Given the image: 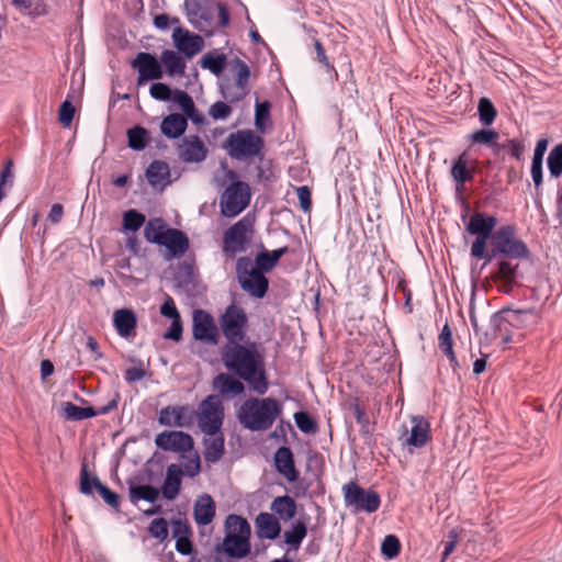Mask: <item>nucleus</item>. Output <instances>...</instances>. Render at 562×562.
<instances>
[{
  "mask_svg": "<svg viewBox=\"0 0 562 562\" xmlns=\"http://www.w3.org/2000/svg\"><path fill=\"white\" fill-rule=\"evenodd\" d=\"M146 178L154 188L164 189L170 183V169L167 162L155 160L147 170Z\"/></svg>",
  "mask_w": 562,
  "mask_h": 562,
  "instance_id": "obj_27",
  "label": "nucleus"
},
{
  "mask_svg": "<svg viewBox=\"0 0 562 562\" xmlns=\"http://www.w3.org/2000/svg\"><path fill=\"white\" fill-rule=\"evenodd\" d=\"M250 198L251 192L247 183L241 181L231 183L220 200L222 215L226 217L237 216L248 206Z\"/></svg>",
  "mask_w": 562,
  "mask_h": 562,
  "instance_id": "obj_9",
  "label": "nucleus"
},
{
  "mask_svg": "<svg viewBox=\"0 0 562 562\" xmlns=\"http://www.w3.org/2000/svg\"><path fill=\"white\" fill-rule=\"evenodd\" d=\"M517 268L518 265H513L507 260H501L498 262L497 270L493 274V280L495 282H501L504 291L507 292L515 280Z\"/></svg>",
  "mask_w": 562,
  "mask_h": 562,
  "instance_id": "obj_35",
  "label": "nucleus"
},
{
  "mask_svg": "<svg viewBox=\"0 0 562 562\" xmlns=\"http://www.w3.org/2000/svg\"><path fill=\"white\" fill-rule=\"evenodd\" d=\"M116 403L112 402L109 406L102 407L97 412L93 407H79L71 402L61 404L63 417L68 420H83L97 416L98 414H106L111 408L115 407Z\"/></svg>",
  "mask_w": 562,
  "mask_h": 562,
  "instance_id": "obj_21",
  "label": "nucleus"
},
{
  "mask_svg": "<svg viewBox=\"0 0 562 562\" xmlns=\"http://www.w3.org/2000/svg\"><path fill=\"white\" fill-rule=\"evenodd\" d=\"M160 314L167 318H180V313L176 306L173 299L169 295L166 296L165 302L160 307Z\"/></svg>",
  "mask_w": 562,
  "mask_h": 562,
  "instance_id": "obj_58",
  "label": "nucleus"
},
{
  "mask_svg": "<svg viewBox=\"0 0 562 562\" xmlns=\"http://www.w3.org/2000/svg\"><path fill=\"white\" fill-rule=\"evenodd\" d=\"M93 490H95L93 479L88 476L87 470L83 468L81 471L80 491L83 494L90 495L93 493Z\"/></svg>",
  "mask_w": 562,
  "mask_h": 562,
  "instance_id": "obj_63",
  "label": "nucleus"
},
{
  "mask_svg": "<svg viewBox=\"0 0 562 562\" xmlns=\"http://www.w3.org/2000/svg\"><path fill=\"white\" fill-rule=\"evenodd\" d=\"M224 418V408L215 395L207 396L199 407V426L205 435H215L220 431Z\"/></svg>",
  "mask_w": 562,
  "mask_h": 562,
  "instance_id": "obj_11",
  "label": "nucleus"
},
{
  "mask_svg": "<svg viewBox=\"0 0 562 562\" xmlns=\"http://www.w3.org/2000/svg\"><path fill=\"white\" fill-rule=\"evenodd\" d=\"M276 468L288 481L293 482L297 479L293 453L288 447H280L274 456Z\"/></svg>",
  "mask_w": 562,
  "mask_h": 562,
  "instance_id": "obj_26",
  "label": "nucleus"
},
{
  "mask_svg": "<svg viewBox=\"0 0 562 562\" xmlns=\"http://www.w3.org/2000/svg\"><path fill=\"white\" fill-rule=\"evenodd\" d=\"M235 68V83L234 86L226 85L222 88V93L225 99L229 101H239L246 97L248 90L247 85L250 78L249 67L241 60L237 59L234 63Z\"/></svg>",
  "mask_w": 562,
  "mask_h": 562,
  "instance_id": "obj_16",
  "label": "nucleus"
},
{
  "mask_svg": "<svg viewBox=\"0 0 562 562\" xmlns=\"http://www.w3.org/2000/svg\"><path fill=\"white\" fill-rule=\"evenodd\" d=\"M159 490L151 485H136L130 488L131 501L136 503L140 499L155 503L158 499Z\"/></svg>",
  "mask_w": 562,
  "mask_h": 562,
  "instance_id": "obj_39",
  "label": "nucleus"
},
{
  "mask_svg": "<svg viewBox=\"0 0 562 562\" xmlns=\"http://www.w3.org/2000/svg\"><path fill=\"white\" fill-rule=\"evenodd\" d=\"M548 140L546 138L539 139L536 144L532 162L542 164L543 156L547 151Z\"/></svg>",
  "mask_w": 562,
  "mask_h": 562,
  "instance_id": "obj_62",
  "label": "nucleus"
},
{
  "mask_svg": "<svg viewBox=\"0 0 562 562\" xmlns=\"http://www.w3.org/2000/svg\"><path fill=\"white\" fill-rule=\"evenodd\" d=\"M251 529L246 518L232 514L225 520V537L218 551L233 559L246 558L251 550Z\"/></svg>",
  "mask_w": 562,
  "mask_h": 562,
  "instance_id": "obj_4",
  "label": "nucleus"
},
{
  "mask_svg": "<svg viewBox=\"0 0 562 562\" xmlns=\"http://www.w3.org/2000/svg\"><path fill=\"white\" fill-rule=\"evenodd\" d=\"M14 182V172H13V162L12 160H8L0 173V188L1 189H11Z\"/></svg>",
  "mask_w": 562,
  "mask_h": 562,
  "instance_id": "obj_57",
  "label": "nucleus"
},
{
  "mask_svg": "<svg viewBox=\"0 0 562 562\" xmlns=\"http://www.w3.org/2000/svg\"><path fill=\"white\" fill-rule=\"evenodd\" d=\"M492 257L502 255L509 259H528L530 251L516 233L514 225H503L492 236Z\"/></svg>",
  "mask_w": 562,
  "mask_h": 562,
  "instance_id": "obj_6",
  "label": "nucleus"
},
{
  "mask_svg": "<svg viewBox=\"0 0 562 562\" xmlns=\"http://www.w3.org/2000/svg\"><path fill=\"white\" fill-rule=\"evenodd\" d=\"M475 172L474 161H470L465 153L461 154L451 168V177L458 186H463L467 181L472 180Z\"/></svg>",
  "mask_w": 562,
  "mask_h": 562,
  "instance_id": "obj_29",
  "label": "nucleus"
},
{
  "mask_svg": "<svg viewBox=\"0 0 562 562\" xmlns=\"http://www.w3.org/2000/svg\"><path fill=\"white\" fill-rule=\"evenodd\" d=\"M172 43L178 52L183 54L188 59L193 58L204 48V40L202 36L181 26L173 29Z\"/></svg>",
  "mask_w": 562,
  "mask_h": 562,
  "instance_id": "obj_15",
  "label": "nucleus"
},
{
  "mask_svg": "<svg viewBox=\"0 0 562 562\" xmlns=\"http://www.w3.org/2000/svg\"><path fill=\"white\" fill-rule=\"evenodd\" d=\"M159 423L169 427H184L190 422L189 408L184 406H167L160 411Z\"/></svg>",
  "mask_w": 562,
  "mask_h": 562,
  "instance_id": "obj_22",
  "label": "nucleus"
},
{
  "mask_svg": "<svg viewBox=\"0 0 562 562\" xmlns=\"http://www.w3.org/2000/svg\"><path fill=\"white\" fill-rule=\"evenodd\" d=\"M155 443L166 451L187 452L193 447L192 438L182 431H164L156 436Z\"/></svg>",
  "mask_w": 562,
  "mask_h": 562,
  "instance_id": "obj_19",
  "label": "nucleus"
},
{
  "mask_svg": "<svg viewBox=\"0 0 562 562\" xmlns=\"http://www.w3.org/2000/svg\"><path fill=\"white\" fill-rule=\"evenodd\" d=\"M170 23H179V20L178 19L170 20L167 14H158L154 19V25L158 30H162V31L167 30L169 27Z\"/></svg>",
  "mask_w": 562,
  "mask_h": 562,
  "instance_id": "obj_64",
  "label": "nucleus"
},
{
  "mask_svg": "<svg viewBox=\"0 0 562 562\" xmlns=\"http://www.w3.org/2000/svg\"><path fill=\"white\" fill-rule=\"evenodd\" d=\"M131 67L137 72V85L159 80L164 76L160 60L153 54L140 52L131 61Z\"/></svg>",
  "mask_w": 562,
  "mask_h": 562,
  "instance_id": "obj_14",
  "label": "nucleus"
},
{
  "mask_svg": "<svg viewBox=\"0 0 562 562\" xmlns=\"http://www.w3.org/2000/svg\"><path fill=\"white\" fill-rule=\"evenodd\" d=\"M438 344L441 351L449 359L453 371H457L459 369V362L453 351L452 333L447 324L442 327L441 333L439 334Z\"/></svg>",
  "mask_w": 562,
  "mask_h": 562,
  "instance_id": "obj_36",
  "label": "nucleus"
},
{
  "mask_svg": "<svg viewBox=\"0 0 562 562\" xmlns=\"http://www.w3.org/2000/svg\"><path fill=\"white\" fill-rule=\"evenodd\" d=\"M192 331L196 340L209 344L217 342V328L214 319L210 313L203 310H195L193 312Z\"/></svg>",
  "mask_w": 562,
  "mask_h": 562,
  "instance_id": "obj_18",
  "label": "nucleus"
},
{
  "mask_svg": "<svg viewBox=\"0 0 562 562\" xmlns=\"http://www.w3.org/2000/svg\"><path fill=\"white\" fill-rule=\"evenodd\" d=\"M213 387L225 398L240 395L245 391L244 384L227 373H220L213 380Z\"/></svg>",
  "mask_w": 562,
  "mask_h": 562,
  "instance_id": "obj_24",
  "label": "nucleus"
},
{
  "mask_svg": "<svg viewBox=\"0 0 562 562\" xmlns=\"http://www.w3.org/2000/svg\"><path fill=\"white\" fill-rule=\"evenodd\" d=\"M144 236L147 241L165 247L168 259L182 257L189 248L187 235L169 227L161 218L149 220L145 225Z\"/></svg>",
  "mask_w": 562,
  "mask_h": 562,
  "instance_id": "obj_3",
  "label": "nucleus"
},
{
  "mask_svg": "<svg viewBox=\"0 0 562 562\" xmlns=\"http://www.w3.org/2000/svg\"><path fill=\"white\" fill-rule=\"evenodd\" d=\"M170 328L164 334V337L166 339H171L175 341H179L182 336V324H181V317L171 319Z\"/></svg>",
  "mask_w": 562,
  "mask_h": 562,
  "instance_id": "obj_60",
  "label": "nucleus"
},
{
  "mask_svg": "<svg viewBox=\"0 0 562 562\" xmlns=\"http://www.w3.org/2000/svg\"><path fill=\"white\" fill-rule=\"evenodd\" d=\"M150 97L158 101H168L173 94L171 89L162 82H155L149 89Z\"/></svg>",
  "mask_w": 562,
  "mask_h": 562,
  "instance_id": "obj_54",
  "label": "nucleus"
},
{
  "mask_svg": "<svg viewBox=\"0 0 562 562\" xmlns=\"http://www.w3.org/2000/svg\"><path fill=\"white\" fill-rule=\"evenodd\" d=\"M398 439L411 453L416 448L425 447L431 439L430 423L424 416H412L411 428H405Z\"/></svg>",
  "mask_w": 562,
  "mask_h": 562,
  "instance_id": "obj_13",
  "label": "nucleus"
},
{
  "mask_svg": "<svg viewBox=\"0 0 562 562\" xmlns=\"http://www.w3.org/2000/svg\"><path fill=\"white\" fill-rule=\"evenodd\" d=\"M173 537L176 538V549L179 553L188 555L192 552V543L188 536V528L181 521L173 522Z\"/></svg>",
  "mask_w": 562,
  "mask_h": 562,
  "instance_id": "obj_37",
  "label": "nucleus"
},
{
  "mask_svg": "<svg viewBox=\"0 0 562 562\" xmlns=\"http://www.w3.org/2000/svg\"><path fill=\"white\" fill-rule=\"evenodd\" d=\"M257 535L261 539H276L281 531L278 519L269 513H260L256 518Z\"/></svg>",
  "mask_w": 562,
  "mask_h": 562,
  "instance_id": "obj_28",
  "label": "nucleus"
},
{
  "mask_svg": "<svg viewBox=\"0 0 562 562\" xmlns=\"http://www.w3.org/2000/svg\"><path fill=\"white\" fill-rule=\"evenodd\" d=\"M294 422H295L297 428L305 434H311L316 430V425H315L314 420L305 412L295 413Z\"/></svg>",
  "mask_w": 562,
  "mask_h": 562,
  "instance_id": "obj_52",
  "label": "nucleus"
},
{
  "mask_svg": "<svg viewBox=\"0 0 562 562\" xmlns=\"http://www.w3.org/2000/svg\"><path fill=\"white\" fill-rule=\"evenodd\" d=\"M193 516L199 526H206L212 522L215 516V503L209 494L198 497L194 503Z\"/></svg>",
  "mask_w": 562,
  "mask_h": 562,
  "instance_id": "obj_25",
  "label": "nucleus"
},
{
  "mask_svg": "<svg viewBox=\"0 0 562 562\" xmlns=\"http://www.w3.org/2000/svg\"><path fill=\"white\" fill-rule=\"evenodd\" d=\"M128 146L134 150H143L148 140V132L142 126H135L127 131Z\"/></svg>",
  "mask_w": 562,
  "mask_h": 562,
  "instance_id": "obj_42",
  "label": "nucleus"
},
{
  "mask_svg": "<svg viewBox=\"0 0 562 562\" xmlns=\"http://www.w3.org/2000/svg\"><path fill=\"white\" fill-rule=\"evenodd\" d=\"M220 326L228 345L245 340L248 329V316L241 306L231 304L220 317Z\"/></svg>",
  "mask_w": 562,
  "mask_h": 562,
  "instance_id": "obj_8",
  "label": "nucleus"
},
{
  "mask_svg": "<svg viewBox=\"0 0 562 562\" xmlns=\"http://www.w3.org/2000/svg\"><path fill=\"white\" fill-rule=\"evenodd\" d=\"M226 65V56L221 55H213V54H206L201 59V66L204 69H209L214 75H220Z\"/></svg>",
  "mask_w": 562,
  "mask_h": 562,
  "instance_id": "obj_44",
  "label": "nucleus"
},
{
  "mask_svg": "<svg viewBox=\"0 0 562 562\" xmlns=\"http://www.w3.org/2000/svg\"><path fill=\"white\" fill-rule=\"evenodd\" d=\"M161 65L166 68L169 77L183 76L187 68V63L177 52L165 49L161 53Z\"/></svg>",
  "mask_w": 562,
  "mask_h": 562,
  "instance_id": "obj_32",
  "label": "nucleus"
},
{
  "mask_svg": "<svg viewBox=\"0 0 562 562\" xmlns=\"http://www.w3.org/2000/svg\"><path fill=\"white\" fill-rule=\"evenodd\" d=\"M204 143L198 136H189L179 145V157L184 162H200L206 157Z\"/></svg>",
  "mask_w": 562,
  "mask_h": 562,
  "instance_id": "obj_20",
  "label": "nucleus"
},
{
  "mask_svg": "<svg viewBox=\"0 0 562 562\" xmlns=\"http://www.w3.org/2000/svg\"><path fill=\"white\" fill-rule=\"evenodd\" d=\"M148 531L151 537L156 538L160 542L165 541L169 535L167 520L165 518L154 519L148 527Z\"/></svg>",
  "mask_w": 562,
  "mask_h": 562,
  "instance_id": "obj_50",
  "label": "nucleus"
},
{
  "mask_svg": "<svg viewBox=\"0 0 562 562\" xmlns=\"http://www.w3.org/2000/svg\"><path fill=\"white\" fill-rule=\"evenodd\" d=\"M400 540L394 535H387L381 544V552L389 560L396 558L400 553Z\"/></svg>",
  "mask_w": 562,
  "mask_h": 562,
  "instance_id": "obj_48",
  "label": "nucleus"
},
{
  "mask_svg": "<svg viewBox=\"0 0 562 562\" xmlns=\"http://www.w3.org/2000/svg\"><path fill=\"white\" fill-rule=\"evenodd\" d=\"M206 436L204 439V458L207 462H216L224 453V438L218 432Z\"/></svg>",
  "mask_w": 562,
  "mask_h": 562,
  "instance_id": "obj_34",
  "label": "nucleus"
},
{
  "mask_svg": "<svg viewBox=\"0 0 562 562\" xmlns=\"http://www.w3.org/2000/svg\"><path fill=\"white\" fill-rule=\"evenodd\" d=\"M210 116L217 120H226L232 114V108L223 101H217L209 110Z\"/></svg>",
  "mask_w": 562,
  "mask_h": 562,
  "instance_id": "obj_56",
  "label": "nucleus"
},
{
  "mask_svg": "<svg viewBox=\"0 0 562 562\" xmlns=\"http://www.w3.org/2000/svg\"><path fill=\"white\" fill-rule=\"evenodd\" d=\"M181 471L177 464H170L167 468L166 477L161 487L162 495L166 499H175L181 487Z\"/></svg>",
  "mask_w": 562,
  "mask_h": 562,
  "instance_id": "obj_30",
  "label": "nucleus"
},
{
  "mask_svg": "<svg viewBox=\"0 0 562 562\" xmlns=\"http://www.w3.org/2000/svg\"><path fill=\"white\" fill-rule=\"evenodd\" d=\"M479 117L483 125H491L496 117V110L487 98H481L477 105Z\"/></svg>",
  "mask_w": 562,
  "mask_h": 562,
  "instance_id": "obj_45",
  "label": "nucleus"
},
{
  "mask_svg": "<svg viewBox=\"0 0 562 562\" xmlns=\"http://www.w3.org/2000/svg\"><path fill=\"white\" fill-rule=\"evenodd\" d=\"M288 248L282 247L272 251L259 252L256 257V263L262 271L271 270L279 261V259L286 252Z\"/></svg>",
  "mask_w": 562,
  "mask_h": 562,
  "instance_id": "obj_38",
  "label": "nucleus"
},
{
  "mask_svg": "<svg viewBox=\"0 0 562 562\" xmlns=\"http://www.w3.org/2000/svg\"><path fill=\"white\" fill-rule=\"evenodd\" d=\"M238 279L241 288L255 297H263L268 290V279L249 260L239 259Z\"/></svg>",
  "mask_w": 562,
  "mask_h": 562,
  "instance_id": "obj_12",
  "label": "nucleus"
},
{
  "mask_svg": "<svg viewBox=\"0 0 562 562\" xmlns=\"http://www.w3.org/2000/svg\"><path fill=\"white\" fill-rule=\"evenodd\" d=\"M75 115V106L68 100L64 101L58 111V120L65 127H69Z\"/></svg>",
  "mask_w": 562,
  "mask_h": 562,
  "instance_id": "obj_55",
  "label": "nucleus"
},
{
  "mask_svg": "<svg viewBox=\"0 0 562 562\" xmlns=\"http://www.w3.org/2000/svg\"><path fill=\"white\" fill-rule=\"evenodd\" d=\"M224 366L245 380L249 387L259 395L268 389L263 355L257 342L227 345L223 352Z\"/></svg>",
  "mask_w": 562,
  "mask_h": 562,
  "instance_id": "obj_1",
  "label": "nucleus"
},
{
  "mask_svg": "<svg viewBox=\"0 0 562 562\" xmlns=\"http://www.w3.org/2000/svg\"><path fill=\"white\" fill-rule=\"evenodd\" d=\"M282 413V405L272 397H251L246 400L237 411L239 423L251 431L271 428Z\"/></svg>",
  "mask_w": 562,
  "mask_h": 562,
  "instance_id": "obj_2",
  "label": "nucleus"
},
{
  "mask_svg": "<svg viewBox=\"0 0 562 562\" xmlns=\"http://www.w3.org/2000/svg\"><path fill=\"white\" fill-rule=\"evenodd\" d=\"M146 222L144 214L136 210H128L124 212L122 218L123 231L125 232H137Z\"/></svg>",
  "mask_w": 562,
  "mask_h": 562,
  "instance_id": "obj_41",
  "label": "nucleus"
},
{
  "mask_svg": "<svg viewBox=\"0 0 562 562\" xmlns=\"http://www.w3.org/2000/svg\"><path fill=\"white\" fill-rule=\"evenodd\" d=\"M271 510L282 520H291L296 514L295 501L288 496H278L271 503Z\"/></svg>",
  "mask_w": 562,
  "mask_h": 562,
  "instance_id": "obj_33",
  "label": "nucleus"
},
{
  "mask_svg": "<svg viewBox=\"0 0 562 562\" xmlns=\"http://www.w3.org/2000/svg\"><path fill=\"white\" fill-rule=\"evenodd\" d=\"M187 127V117L178 113L169 114L160 124L161 133L168 138H177L181 136L186 132Z\"/></svg>",
  "mask_w": 562,
  "mask_h": 562,
  "instance_id": "obj_31",
  "label": "nucleus"
},
{
  "mask_svg": "<svg viewBox=\"0 0 562 562\" xmlns=\"http://www.w3.org/2000/svg\"><path fill=\"white\" fill-rule=\"evenodd\" d=\"M251 228L252 222L247 217L241 218L231 226L223 237L224 250L229 252L241 251L247 239V234Z\"/></svg>",
  "mask_w": 562,
  "mask_h": 562,
  "instance_id": "obj_17",
  "label": "nucleus"
},
{
  "mask_svg": "<svg viewBox=\"0 0 562 562\" xmlns=\"http://www.w3.org/2000/svg\"><path fill=\"white\" fill-rule=\"evenodd\" d=\"M93 485L105 503H108L112 507L119 506L117 495L110 488H108L105 485H103L99 479L93 477Z\"/></svg>",
  "mask_w": 562,
  "mask_h": 562,
  "instance_id": "obj_53",
  "label": "nucleus"
},
{
  "mask_svg": "<svg viewBox=\"0 0 562 562\" xmlns=\"http://www.w3.org/2000/svg\"><path fill=\"white\" fill-rule=\"evenodd\" d=\"M269 124H270V103L268 101L257 103L256 111H255L256 127L259 131L265 132Z\"/></svg>",
  "mask_w": 562,
  "mask_h": 562,
  "instance_id": "obj_46",
  "label": "nucleus"
},
{
  "mask_svg": "<svg viewBox=\"0 0 562 562\" xmlns=\"http://www.w3.org/2000/svg\"><path fill=\"white\" fill-rule=\"evenodd\" d=\"M113 325L121 337L128 338L135 331L137 325L136 315L130 308L116 310L113 314Z\"/></svg>",
  "mask_w": 562,
  "mask_h": 562,
  "instance_id": "obj_23",
  "label": "nucleus"
},
{
  "mask_svg": "<svg viewBox=\"0 0 562 562\" xmlns=\"http://www.w3.org/2000/svg\"><path fill=\"white\" fill-rule=\"evenodd\" d=\"M307 529L304 522L296 521L291 530L284 532V541L286 544L297 549L306 537Z\"/></svg>",
  "mask_w": 562,
  "mask_h": 562,
  "instance_id": "obj_40",
  "label": "nucleus"
},
{
  "mask_svg": "<svg viewBox=\"0 0 562 562\" xmlns=\"http://www.w3.org/2000/svg\"><path fill=\"white\" fill-rule=\"evenodd\" d=\"M180 468L181 476L187 475L190 477H194L200 473L201 463L198 454H194L191 458H186L183 462L177 464Z\"/></svg>",
  "mask_w": 562,
  "mask_h": 562,
  "instance_id": "obj_49",
  "label": "nucleus"
},
{
  "mask_svg": "<svg viewBox=\"0 0 562 562\" xmlns=\"http://www.w3.org/2000/svg\"><path fill=\"white\" fill-rule=\"evenodd\" d=\"M551 177L559 178L562 175V144L551 149L547 159Z\"/></svg>",
  "mask_w": 562,
  "mask_h": 562,
  "instance_id": "obj_43",
  "label": "nucleus"
},
{
  "mask_svg": "<svg viewBox=\"0 0 562 562\" xmlns=\"http://www.w3.org/2000/svg\"><path fill=\"white\" fill-rule=\"evenodd\" d=\"M344 501L347 507L356 512L374 513L381 505L380 495L373 490H364L351 481L342 486Z\"/></svg>",
  "mask_w": 562,
  "mask_h": 562,
  "instance_id": "obj_10",
  "label": "nucleus"
},
{
  "mask_svg": "<svg viewBox=\"0 0 562 562\" xmlns=\"http://www.w3.org/2000/svg\"><path fill=\"white\" fill-rule=\"evenodd\" d=\"M498 136V133L494 130H479L469 135V140L472 144H482L491 147Z\"/></svg>",
  "mask_w": 562,
  "mask_h": 562,
  "instance_id": "obj_47",
  "label": "nucleus"
},
{
  "mask_svg": "<svg viewBox=\"0 0 562 562\" xmlns=\"http://www.w3.org/2000/svg\"><path fill=\"white\" fill-rule=\"evenodd\" d=\"M263 139L250 130L232 133L224 145L227 154L235 159H249L262 156Z\"/></svg>",
  "mask_w": 562,
  "mask_h": 562,
  "instance_id": "obj_7",
  "label": "nucleus"
},
{
  "mask_svg": "<svg viewBox=\"0 0 562 562\" xmlns=\"http://www.w3.org/2000/svg\"><path fill=\"white\" fill-rule=\"evenodd\" d=\"M172 99L184 112V114H191V112H195L194 102L186 91L176 90L172 94Z\"/></svg>",
  "mask_w": 562,
  "mask_h": 562,
  "instance_id": "obj_51",
  "label": "nucleus"
},
{
  "mask_svg": "<svg viewBox=\"0 0 562 562\" xmlns=\"http://www.w3.org/2000/svg\"><path fill=\"white\" fill-rule=\"evenodd\" d=\"M297 199L300 202V206L304 212L311 211L312 207V199L311 191L308 187L302 186L296 189Z\"/></svg>",
  "mask_w": 562,
  "mask_h": 562,
  "instance_id": "obj_59",
  "label": "nucleus"
},
{
  "mask_svg": "<svg viewBox=\"0 0 562 562\" xmlns=\"http://www.w3.org/2000/svg\"><path fill=\"white\" fill-rule=\"evenodd\" d=\"M508 151L514 158H516L517 160H521L525 151V145L520 139H509Z\"/></svg>",
  "mask_w": 562,
  "mask_h": 562,
  "instance_id": "obj_61",
  "label": "nucleus"
},
{
  "mask_svg": "<svg viewBox=\"0 0 562 562\" xmlns=\"http://www.w3.org/2000/svg\"><path fill=\"white\" fill-rule=\"evenodd\" d=\"M496 224L497 218L486 213L476 212L470 216L465 229L469 234L476 236L471 245V255L474 258H485L491 261L492 256L486 252V246L488 239H492Z\"/></svg>",
  "mask_w": 562,
  "mask_h": 562,
  "instance_id": "obj_5",
  "label": "nucleus"
}]
</instances>
